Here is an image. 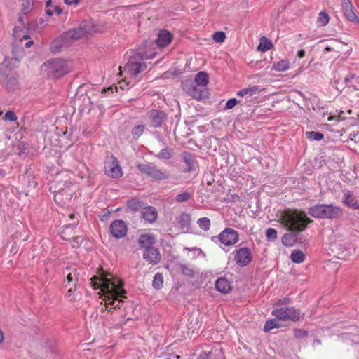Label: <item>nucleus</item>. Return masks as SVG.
<instances>
[{
  "label": "nucleus",
  "instance_id": "1",
  "mask_svg": "<svg viewBox=\"0 0 359 359\" xmlns=\"http://www.w3.org/2000/svg\"><path fill=\"white\" fill-rule=\"evenodd\" d=\"M90 284L94 289H100L105 302V309L109 311L111 309L120 308V304L123 302V299L127 298L126 292L123 287V281L102 269L90 278Z\"/></svg>",
  "mask_w": 359,
  "mask_h": 359
},
{
  "label": "nucleus",
  "instance_id": "2",
  "mask_svg": "<svg viewBox=\"0 0 359 359\" xmlns=\"http://www.w3.org/2000/svg\"><path fill=\"white\" fill-rule=\"evenodd\" d=\"M281 224L290 231L302 232L313 220L303 211L287 210L280 215Z\"/></svg>",
  "mask_w": 359,
  "mask_h": 359
},
{
  "label": "nucleus",
  "instance_id": "3",
  "mask_svg": "<svg viewBox=\"0 0 359 359\" xmlns=\"http://www.w3.org/2000/svg\"><path fill=\"white\" fill-rule=\"evenodd\" d=\"M308 213L314 218L334 220L341 218L344 215V210L340 206L333 203H318L309 208Z\"/></svg>",
  "mask_w": 359,
  "mask_h": 359
},
{
  "label": "nucleus",
  "instance_id": "4",
  "mask_svg": "<svg viewBox=\"0 0 359 359\" xmlns=\"http://www.w3.org/2000/svg\"><path fill=\"white\" fill-rule=\"evenodd\" d=\"M16 198L15 187H10L0 190V211L8 217L13 216L18 207Z\"/></svg>",
  "mask_w": 359,
  "mask_h": 359
},
{
  "label": "nucleus",
  "instance_id": "5",
  "mask_svg": "<svg viewBox=\"0 0 359 359\" xmlns=\"http://www.w3.org/2000/svg\"><path fill=\"white\" fill-rule=\"evenodd\" d=\"M156 54V53H152L150 55L141 52L135 53L133 55H130L129 60L125 66V70L132 76H137L147 68V65L143 61L154 58Z\"/></svg>",
  "mask_w": 359,
  "mask_h": 359
},
{
  "label": "nucleus",
  "instance_id": "6",
  "mask_svg": "<svg viewBox=\"0 0 359 359\" xmlns=\"http://www.w3.org/2000/svg\"><path fill=\"white\" fill-rule=\"evenodd\" d=\"M43 66L46 67L47 76L53 79H59L69 72L67 61L60 58L49 60Z\"/></svg>",
  "mask_w": 359,
  "mask_h": 359
},
{
  "label": "nucleus",
  "instance_id": "7",
  "mask_svg": "<svg viewBox=\"0 0 359 359\" xmlns=\"http://www.w3.org/2000/svg\"><path fill=\"white\" fill-rule=\"evenodd\" d=\"M97 32L95 26L93 21H83L77 28H74L67 32L64 36L67 39L72 41L77 40L86 34H91Z\"/></svg>",
  "mask_w": 359,
  "mask_h": 359
},
{
  "label": "nucleus",
  "instance_id": "8",
  "mask_svg": "<svg viewBox=\"0 0 359 359\" xmlns=\"http://www.w3.org/2000/svg\"><path fill=\"white\" fill-rule=\"evenodd\" d=\"M137 169L143 174L156 181L166 180L169 175L165 170L159 169L151 163H146L137 165Z\"/></svg>",
  "mask_w": 359,
  "mask_h": 359
},
{
  "label": "nucleus",
  "instance_id": "9",
  "mask_svg": "<svg viewBox=\"0 0 359 359\" xmlns=\"http://www.w3.org/2000/svg\"><path fill=\"white\" fill-rule=\"evenodd\" d=\"M182 88L187 95L198 100L206 98L208 96V90L207 88L198 86L191 80L183 81Z\"/></svg>",
  "mask_w": 359,
  "mask_h": 359
},
{
  "label": "nucleus",
  "instance_id": "10",
  "mask_svg": "<svg viewBox=\"0 0 359 359\" xmlns=\"http://www.w3.org/2000/svg\"><path fill=\"white\" fill-rule=\"evenodd\" d=\"M238 233L231 228H225L218 236L211 237L212 242L215 243L220 242L225 246L233 245L238 241Z\"/></svg>",
  "mask_w": 359,
  "mask_h": 359
},
{
  "label": "nucleus",
  "instance_id": "11",
  "mask_svg": "<svg viewBox=\"0 0 359 359\" xmlns=\"http://www.w3.org/2000/svg\"><path fill=\"white\" fill-rule=\"evenodd\" d=\"M271 314L277 319L283 321H297L300 318L301 312L294 307H283L273 310Z\"/></svg>",
  "mask_w": 359,
  "mask_h": 359
},
{
  "label": "nucleus",
  "instance_id": "12",
  "mask_svg": "<svg viewBox=\"0 0 359 359\" xmlns=\"http://www.w3.org/2000/svg\"><path fill=\"white\" fill-rule=\"evenodd\" d=\"M252 260V254L249 248L242 247L235 250L234 261L238 266H247Z\"/></svg>",
  "mask_w": 359,
  "mask_h": 359
},
{
  "label": "nucleus",
  "instance_id": "13",
  "mask_svg": "<svg viewBox=\"0 0 359 359\" xmlns=\"http://www.w3.org/2000/svg\"><path fill=\"white\" fill-rule=\"evenodd\" d=\"M105 174L112 178H119L122 176V170L118 164V160L111 156L109 161L104 165Z\"/></svg>",
  "mask_w": 359,
  "mask_h": 359
},
{
  "label": "nucleus",
  "instance_id": "14",
  "mask_svg": "<svg viewBox=\"0 0 359 359\" xmlns=\"http://www.w3.org/2000/svg\"><path fill=\"white\" fill-rule=\"evenodd\" d=\"M147 117L150 124L154 128L161 127L162 124L167 120V114L161 110L152 109L147 112Z\"/></svg>",
  "mask_w": 359,
  "mask_h": 359
},
{
  "label": "nucleus",
  "instance_id": "15",
  "mask_svg": "<svg viewBox=\"0 0 359 359\" xmlns=\"http://www.w3.org/2000/svg\"><path fill=\"white\" fill-rule=\"evenodd\" d=\"M77 186L71 181L65 182L62 186L59 185L57 194L55 195V200L57 197L65 196V199L70 200L74 194V189Z\"/></svg>",
  "mask_w": 359,
  "mask_h": 359
},
{
  "label": "nucleus",
  "instance_id": "16",
  "mask_svg": "<svg viewBox=\"0 0 359 359\" xmlns=\"http://www.w3.org/2000/svg\"><path fill=\"white\" fill-rule=\"evenodd\" d=\"M341 10L348 20L355 24H359V17L353 11V6L350 0L341 1Z\"/></svg>",
  "mask_w": 359,
  "mask_h": 359
},
{
  "label": "nucleus",
  "instance_id": "17",
  "mask_svg": "<svg viewBox=\"0 0 359 359\" xmlns=\"http://www.w3.org/2000/svg\"><path fill=\"white\" fill-rule=\"evenodd\" d=\"M0 80L2 85L8 90L15 89L18 83V75L15 72L2 73Z\"/></svg>",
  "mask_w": 359,
  "mask_h": 359
},
{
  "label": "nucleus",
  "instance_id": "18",
  "mask_svg": "<svg viewBox=\"0 0 359 359\" xmlns=\"http://www.w3.org/2000/svg\"><path fill=\"white\" fill-rule=\"evenodd\" d=\"M110 231L116 238H121L126 235L127 226L122 220H115L110 225Z\"/></svg>",
  "mask_w": 359,
  "mask_h": 359
},
{
  "label": "nucleus",
  "instance_id": "19",
  "mask_svg": "<svg viewBox=\"0 0 359 359\" xmlns=\"http://www.w3.org/2000/svg\"><path fill=\"white\" fill-rule=\"evenodd\" d=\"M143 258L151 264H156L161 260V254L159 250L156 248H149L144 250L143 252Z\"/></svg>",
  "mask_w": 359,
  "mask_h": 359
},
{
  "label": "nucleus",
  "instance_id": "20",
  "mask_svg": "<svg viewBox=\"0 0 359 359\" xmlns=\"http://www.w3.org/2000/svg\"><path fill=\"white\" fill-rule=\"evenodd\" d=\"M182 158L187 166V172H193L196 171V168H198V162L195 155L188 151H184L182 154Z\"/></svg>",
  "mask_w": 359,
  "mask_h": 359
},
{
  "label": "nucleus",
  "instance_id": "21",
  "mask_svg": "<svg viewBox=\"0 0 359 359\" xmlns=\"http://www.w3.org/2000/svg\"><path fill=\"white\" fill-rule=\"evenodd\" d=\"M17 226L18 229L12 236V239L14 240V243H16L21 240L23 242H25L29 238V231L22 223L17 224Z\"/></svg>",
  "mask_w": 359,
  "mask_h": 359
},
{
  "label": "nucleus",
  "instance_id": "22",
  "mask_svg": "<svg viewBox=\"0 0 359 359\" xmlns=\"http://www.w3.org/2000/svg\"><path fill=\"white\" fill-rule=\"evenodd\" d=\"M172 34L167 30L163 29L158 32L156 43L159 47H165L172 41Z\"/></svg>",
  "mask_w": 359,
  "mask_h": 359
},
{
  "label": "nucleus",
  "instance_id": "23",
  "mask_svg": "<svg viewBox=\"0 0 359 359\" xmlns=\"http://www.w3.org/2000/svg\"><path fill=\"white\" fill-rule=\"evenodd\" d=\"M142 217L149 222H154L158 215L156 209L152 206L144 207L141 210Z\"/></svg>",
  "mask_w": 359,
  "mask_h": 359
},
{
  "label": "nucleus",
  "instance_id": "24",
  "mask_svg": "<svg viewBox=\"0 0 359 359\" xmlns=\"http://www.w3.org/2000/svg\"><path fill=\"white\" fill-rule=\"evenodd\" d=\"M155 243L156 238L152 234H142L138 238V243L144 250L153 248Z\"/></svg>",
  "mask_w": 359,
  "mask_h": 359
},
{
  "label": "nucleus",
  "instance_id": "25",
  "mask_svg": "<svg viewBox=\"0 0 359 359\" xmlns=\"http://www.w3.org/2000/svg\"><path fill=\"white\" fill-rule=\"evenodd\" d=\"M215 285L216 290L223 294H227L231 290V285L229 281L223 277L219 278L215 281Z\"/></svg>",
  "mask_w": 359,
  "mask_h": 359
},
{
  "label": "nucleus",
  "instance_id": "26",
  "mask_svg": "<svg viewBox=\"0 0 359 359\" xmlns=\"http://www.w3.org/2000/svg\"><path fill=\"white\" fill-rule=\"evenodd\" d=\"M341 203L344 206L353 208L358 201L353 191H346L343 194Z\"/></svg>",
  "mask_w": 359,
  "mask_h": 359
},
{
  "label": "nucleus",
  "instance_id": "27",
  "mask_svg": "<svg viewBox=\"0 0 359 359\" xmlns=\"http://www.w3.org/2000/svg\"><path fill=\"white\" fill-rule=\"evenodd\" d=\"M299 232L291 231L282 237V243L285 246H292L297 242Z\"/></svg>",
  "mask_w": 359,
  "mask_h": 359
},
{
  "label": "nucleus",
  "instance_id": "28",
  "mask_svg": "<svg viewBox=\"0 0 359 359\" xmlns=\"http://www.w3.org/2000/svg\"><path fill=\"white\" fill-rule=\"evenodd\" d=\"M193 81L198 86L206 88V86L209 81L208 74L205 72H199L196 74L194 81Z\"/></svg>",
  "mask_w": 359,
  "mask_h": 359
},
{
  "label": "nucleus",
  "instance_id": "29",
  "mask_svg": "<svg viewBox=\"0 0 359 359\" xmlns=\"http://www.w3.org/2000/svg\"><path fill=\"white\" fill-rule=\"evenodd\" d=\"M180 269L184 276L190 278L194 277L198 273L192 265L180 264Z\"/></svg>",
  "mask_w": 359,
  "mask_h": 359
},
{
  "label": "nucleus",
  "instance_id": "30",
  "mask_svg": "<svg viewBox=\"0 0 359 359\" xmlns=\"http://www.w3.org/2000/svg\"><path fill=\"white\" fill-rule=\"evenodd\" d=\"M178 223L182 229L188 228L191 224V215L187 212H182L177 218Z\"/></svg>",
  "mask_w": 359,
  "mask_h": 359
},
{
  "label": "nucleus",
  "instance_id": "31",
  "mask_svg": "<svg viewBox=\"0 0 359 359\" xmlns=\"http://www.w3.org/2000/svg\"><path fill=\"white\" fill-rule=\"evenodd\" d=\"M273 47V44L270 40L266 37L263 36L260 39L259 44L257 47V50L261 52H266Z\"/></svg>",
  "mask_w": 359,
  "mask_h": 359
},
{
  "label": "nucleus",
  "instance_id": "32",
  "mask_svg": "<svg viewBox=\"0 0 359 359\" xmlns=\"http://www.w3.org/2000/svg\"><path fill=\"white\" fill-rule=\"evenodd\" d=\"M290 67V63L287 60H281L278 62H274L272 67V69L277 72H284L288 69Z\"/></svg>",
  "mask_w": 359,
  "mask_h": 359
},
{
  "label": "nucleus",
  "instance_id": "33",
  "mask_svg": "<svg viewBox=\"0 0 359 359\" xmlns=\"http://www.w3.org/2000/svg\"><path fill=\"white\" fill-rule=\"evenodd\" d=\"M290 259L293 262L300 264L304 261L305 255L301 250H293L290 255Z\"/></svg>",
  "mask_w": 359,
  "mask_h": 359
},
{
  "label": "nucleus",
  "instance_id": "34",
  "mask_svg": "<svg viewBox=\"0 0 359 359\" xmlns=\"http://www.w3.org/2000/svg\"><path fill=\"white\" fill-rule=\"evenodd\" d=\"M172 156V150L165 147L162 149L158 154L156 155V157L161 160H168Z\"/></svg>",
  "mask_w": 359,
  "mask_h": 359
},
{
  "label": "nucleus",
  "instance_id": "35",
  "mask_svg": "<svg viewBox=\"0 0 359 359\" xmlns=\"http://www.w3.org/2000/svg\"><path fill=\"white\" fill-rule=\"evenodd\" d=\"M127 205L130 210L137 211L142 208V202L137 198H133L128 202Z\"/></svg>",
  "mask_w": 359,
  "mask_h": 359
},
{
  "label": "nucleus",
  "instance_id": "36",
  "mask_svg": "<svg viewBox=\"0 0 359 359\" xmlns=\"http://www.w3.org/2000/svg\"><path fill=\"white\" fill-rule=\"evenodd\" d=\"M153 287L155 289H161L163 285V276L161 273H157L154 275L153 278Z\"/></svg>",
  "mask_w": 359,
  "mask_h": 359
},
{
  "label": "nucleus",
  "instance_id": "37",
  "mask_svg": "<svg viewBox=\"0 0 359 359\" xmlns=\"http://www.w3.org/2000/svg\"><path fill=\"white\" fill-rule=\"evenodd\" d=\"M306 137L310 140H321L324 137V134L317 131H308L305 133Z\"/></svg>",
  "mask_w": 359,
  "mask_h": 359
},
{
  "label": "nucleus",
  "instance_id": "38",
  "mask_svg": "<svg viewBox=\"0 0 359 359\" xmlns=\"http://www.w3.org/2000/svg\"><path fill=\"white\" fill-rule=\"evenodd\" d=\"M197 224L201 229L208 231L210 228L211 222L208 217H201L198 219Z\"/></svg>",
  "mask_w": 359,
  "mask_h": 359
},
{
  "label": "nucleus",
  "instance_id": "39",
  "mask_svg": "<svg viewBox=\"0 0 359 359\" xmlns=\"http://www.w3.org/2000/svg\"><path fill=\"white\" fill-rule=\"evenodd\" d=\"M280 325L276 319H271L266 322L263 330L265 332L271 331L273 328H278Z\"/></svg>",
  "mask_w": 359,
  "mask_h": 359
},
{
  "label": "nucleus",
  "instance_id": "40",
  "mask_svg": "<svg viewBox=\"0 0 359 359\" xmlns=\"http://www.w3.org/2000/svg\"><path fill=\"white\" fill-rule=\"evenodd\" d=\"M329 20L330 17L327 13H326L325 11L320 12L317 19V23L319 26L326 25L329 22Z\"/></svg>",
  "mask_w": 359,
  "mask_h": 359
},
{
  "label": "nucleus",
  "instance_id": "41",
  "mask_svg": "<svg viewBox=\"0 0 359 359\" xmlns=\"http://www.w3.org/2000/svg\"><path fill=\"white\" fill-rule=\"evenodd\" d=\"M144 128L145 127L144 125H137L134 126L131 130L133 137L134 139H138L144 133Z\"/></svg>",
  "mask_w": 359,
  "mask_h": 359
},
{
  "label": "nucleus",
  "instance_id": "42",
  "mask_svg": "<svg viewBox=\"0 0 359 359\" xmlns=\"http://www.w3.org/2000/svg\"><path fill=\"white\" fill-rule=\"evenodd\" d=\"M192 198V194L187 191H184L177 194L175 197V201L177 203L187 202Z\"/></svg>",
  "mask_w": 359,
  "mask_h": 359
},
{
  "label": "nucleus",
  "instance_id": "43",
  "mask_svg": "<svg viewBox=\"0 0 359 359\" xmlns=\"http://www.w3.org/2000/svg\"><path fill=\"white\" fill-rule=\"evenodd\" d=\"M258 88L257 86H252V87H250V88H244L241 90H239L238 93H237V95L238 96H241V97H243L244 95H250V96H252V95H254L257 91Z\"/></svg>",
  "mask_w": 359,
  "mask_h": 359
},
{
  "label": "nucleus",
  "instance_id": "44",
  "mask_svg": "<svg viewBox=\"0 0 359 359\" xmlns=\"http://www.w3.org/2000/svg\"><path fill=\"white\" fill-rule=\"evenodd\" d=\"M77 270L74 269L72 272L69 273L67 276V285L70 286L71 283H74V285H76L78 279H77Z\"/></svg>",
  "mask_w": 359,
  "mask_h": 359
},
{
  "label": "nucleus",
  "instance_id": "45",
  "mask_svg": "<svg viewBox=\"0 0 359 359\" xmlns=\"http://www.w3.org/2000/svg\"><path fill=\"white\" fill-rule=\"evenodd\" d=\"M212 39L216 42L222 43L224 41V39H226V34L224 32L218 31L213 34Z\"/></svg>",
  "mask_w": 359,
  "mask_h": 359
},
{
  "label": "nucleus",
  "instance_id": "46",
  "mask_svg": "<svg viewBox=\"0 0 359 359\" xmlns=\"http://www.w3.org/2000/svg\"><path fill=\"white\" fill-rule=\"evenodd\" d=\"M266 236L268 240H275L277 238V231L273 228H269L266 231Z\"/></svg>",
  "mask_w": 359,
  "mask_h": 359
},
{
  "label": "nucleus",
  "instance_id": "47",
  "mask_svg": "<svg viewBox=\"0 0 359 359\" xmlns=\"http://www.w3.org/2000/svg\"><path fill=\"white\" fill-rule=\"evenodd\" d=\"M294 335L296 338L303 339L308 336V332L302 329H294Z\"/></svg>",
  "mask_w": 359,
  "mask_h": 359
},
{
  "label": "nucleus",
  "instance_id": "48",
  "mask_svg": "<svg viewBox=\"0 0 359 359\" xmlns=\"http://www.w3.org/2000/svg\"><path fill=\"white\" fill-rule=\"evenodd\" d=\"M238 103V101L236 98H231L229 99L225 105V109H231L233 108L236 104Z\"/></svg>",
  "mask_w": 359,
  "mask_h": 359
},
{
  "label": "nucleus",
  "instance_id": "49",
  "mask_svg": "<svg viewBox=\"0 0 359 359\" xmlns=\"http://www.w3.org/2000/svg\"><path fill=\"white\" fill-rule=\"evenodd\" d=\"M4 118L6 120H9L11 121L17 120V116H15L14 112L10 110L6 112Z\"/></svg>",
  "mask_w": 359,
  "mask_h": 359
},
{
  "label": "nucleus",
  "instance_id": "50",
  "mask_svg": "<svg viewBox=\"0 0 359 359\" xmlns=\"http://www.w3.org/2000/svg\"><path fill=\"white\" fill-rule=\"evenodd\" d=\"M52 6V0H48L46 2V7L47 8L46 9V13L48 16H52L53 15V11L50 8V6Z\"/></svg>",
  "mask_w": 359,
  "mask_h": 359
},
{
  "label": "nucleus",
  "instance_id": "51",
  "mask_svg": "<svg viewBox=\"0 0 359 359\" xmlns=\"http://www.w3.org/2000/svg\"><path fill=\"white\" fill-rule=\"evenodd\" d=\"M82 241H83V238L81 237H79V236L74 237L72 241V246L73 248L79 247L81 245Z\"/></svg>",
  "mask_w": 359,
  "mask_h": 359
},
{
  "label": "nucleus",
  "instance_id": "52",
  "mask_svg": "<svg viewBox=\"0 0 359 359\" xmlns=\"http://www.w3.org/2000/svg\"><path fill=\"white\" fill-rule=\"evenodd\" d=\"M74 290L72 288H69L66 294H65V297L69 301V302H73L75 300L74 297H72V293H73Z\"/></svg>",
  "mask_w": 359,
  "mask_h": 359
},
{
  "label": "nucleus",
  "instance_id": "53",
  "mask_svg": "<svg viewBox=\"0 0 359 359\" xmlns=\"http://www.w3.org/2000/svg\"><path fill=\"white\" fill-rule=\"evenodd\" d=\"M165 359H180V355L175 353H172V352H170V353H165Z\"/></svg>",
  "mask_w": 359,
  "mask_h": 359
},
{
  "label": "nucleus",
  "instance_id": "54",
  "mask_svg": "<svg viewBox=\"0 0 359 359\" xmlns=\"http://www.w3.org/2000/svg\"><path fill=\"white\" fill-rule=\"evenodd\" d=\"M29 11H30V8H29V2L27 1L25 4H22V12L23 13V14L28 13L29 12Z\"/></svg>",
  "mask_w": 359,
  "mask_h": 359
},
{
  "label": "nucleus",
  "instance_id": "55",
  "mask_svg": "<svg viewBox=\"0 0 359 359\" xmlns=\"http://www.w3.org/2000/svg\"><path fill=\"white\" fill-rule=\"evenodd\" d=\"M11 172V169H8L6 170L4 169L0 168V179L4 178L7 174Z\"/></svg>",
  "mask_w": 359,
  "mask_h": 359
},
{
  "label": "nucleus",
  "instance_id": "56",
  "mask_svg": "<svg viewBox=\"0 0 359 359\" xmlns=\"http://www.w3.org/2000/svg\"><path fill=\"white\" fill-rule=\"evenodd\" d=\"M65 3L69 6H76L79 0H65Z\"/></svg>",
  "mask_w": 359,
  "mask_h": 359
},
{
  "label": "nucleus",
  "instance_id": "57",
  "mask_svg": "<svg viewBox=\"0 0 359 359\" xmlns=\"http://www.w3.org/2000/svg\"><path fill=\"white\" fill-rule=\"evenodd\" d=\"M191 318L193 319V316L189 317L188 320H189ZM187 326H188V329H189V330L192 329L194 330V329H196V327L194 326V325H192V321H190L189 324H187Z\"/></svg>",
  "mask_w": 359,
  "mask_h": 359
},
{
  "label": "nucleus",
  "instance_id": "58",
  "mask_svg": "<svg viewBox=\"0 0 359 359\" xmlns=\"http://www.w3.org/2000/svg\"><path fill=\"white\" fill-rule=\"evenodd\" d=\"M53 13L55 12L57 14H60L62 12V8L59 6H55L54 9L53 10Z\"/></svg>",
  "mask_w": 359,
  "mask_h": 359
},
{
  "label": "nucleus",
  "instance_id": "59",
  "mask_svg": "<svg viewBox=\"0 0 359 359\" xmlns=\"http://www.w3.org/2000/svg\"><path fill=\"white\" fill-rule=\"evenodd\" d=\"M278 304H289V299L287 298L280 299L278 300Z\"/></svg>",
  "mask_w": 359,
  "mask_h": 359
},
{
  "label": "nucleus",
  "instance_id": "60",
  "mask_svg": "<svg viewBox=\"0 0 359 359\" xmlns=\"http://www.w3.org/2000/svg\"><path fill=\"white\" fill-rule=\"evenodd\" d=\"M209 353L205 352H203L201 353L198 359H208Z\"/></svg>",
  "mask_w": 359,
  "mask_h": 359
},
{
  "label": "nucleus",
  "instance_id": "61",
  "mask_svg": "<svg viewBox=\"0 0 359 359\" xmlns=\"http://www.w3.org/2000/svg\"><path fill=\"white\" fill-rule=\"evenodd\" d=\"M297 56L300 58L304 57L305 56V51L304 50H300L297 53Z\"/></svg>",
  "mask_w": 359,
  "mask_h": 359
},
{
  "label": "nucleus",
  "instance_id": "62",
  "mask_svg": "<svg viewBox=\"0 0 359 359\" xmlns=\"http://www.w3.org/2000/svg\"><path fill=\"white\" fill-rule=\"evenodd\" d=\"M321 344V341L320 339H315L313 341V347H316L317 346H319Z\"/></svg>",
  "mask_w": 359,
  "mask_h": 359
},
{
  "label": "nucleus",
  "instance_id": "63",
  "mask_svg": "<svg viewBox=\"0 0 359 359\" xmlns=\"http://www.w3.org/2000/svg\"><path fill=\"white\" fill-rule=\"evenodd\" d=\"M334 50V48L330 46H327L325 48V52H330Z\"/></svg>",
  "mask_w": 359,
  "mask_h": 359
},
{
  "label": "nucleus",
  "instance_id": "64",
  "mask_svg": "<svg viewBox=\"0 0 359 359\" xmlns=\"http://www.w3.org/2000/svg\"><path fill=\"white\" fill-rule=\"evenodd\" d=\"M33 44V41H29L25 44L26 48H29Z\"/></svg>",
  "mask_w": 359,
  "mask_h": 359
}]
</instances>
